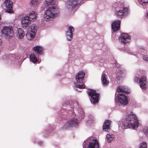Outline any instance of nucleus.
I'll return each mask as SVG.
<instances>
[{
    "mask_svg": "<svg viewBox=\"0 0 148 148\" xmlns=\"http://www.w3.org/2000/svg\"><path fill=\"white\" fill-rule=\"evenodd\" d=\"M147 17L148 18V12L147 13Z\"/></svg>",
    "mask_w": 148,
    "mask_h": 148,
    "instance_id": "nucleus-41",
    "label": "nucleus"
},
{
    "mask_svg": "<svg viewBox=\"0 0 148 148\" xmlns=\"http://www.w3.org/2000/svg\"><path fill=\"white\" fill-rule=\"evenodd\" d=\"M16 33L17 37L19 39L23 38L25 35L24 31L21 28H18L16 31Z\"/></svg>",
    "mask_w": 148,
    "mask_h": 148,
    "instance_id": "nucleus-21",
    "label": "nucleus"
},
{
    "mask_svg": "<svg viewBox=\"0 0 148 148\" xmlns=\"http://www.w3.org/2000/svg\"><path fill=\"white\" fill-rule=\"evenodd\" d=\"M53 0H46L45 3L47 5H49L53 2Z\"/></svg>",
    "mask_w": 148,
    "mask_h": 148,
    "instance_id": "nucleus-32",
    "label": "nucleus"
},
{
    "mask_svg": "<svg viewBox=\"0 0 148 148\" xmlns=\"http://www.w3.org/2000/svg\"><path fill=\"white\" fill-rule=\"evenodd\" d=\"M69 102L68 101H66L63 104V107H64V106L66 107V106H67L68 105H69Z\"/></svg>",
    "mask_w": 148,
    "mask_h": 148,
    "instance_id": "nucleus-35",
    "label": "nucleus"
},
{
    "mask_svg": "<svg viewBox=\"0 0 148 148\" xmlns=\"http://www.w3.org/2000/svg\"><path fill=\"white\" fill-rule=\"evenodd\" d=\"M30 61L34 63H39L38 60L36 57L35 55L34 54H32L29 56Z\"/></svg>",
    "mask_w": 148,
    "mask_h": 148,
    "instance_id": "nucleus-26",
    "label": "nucleus"
},
{
    "mask_svg": "<svg viewBox=\"0 0 148 148\" xmlns=\"http://www.w3.org/2000/svg\"><path fill=\"white\" fill-rule=\"evenodd\" d=\"M31 32V31H30V30H28L26 35L27 39L29 40H31L33 39L36 34L34 32Z\"/></svg>",
    "mask_w": 148,
    "mask_h": 148,
    "instance_id": "nucleus-24",
    "label": "nucleus"
},
{
    "mask_svg": "<svg viewBox=\"0 0 148 148\" xmlns=\"http://www.w3.org/2000/svg\"><path fill=\"white\" fill-rule=\"evenodd\" d=\"M131 37L128 34L124 33L121 34L119 37V40L123 44H126L130 42Z\"/></svg>",
    "mask_w": 148,
    "mask_h": 148,
    "instance_id": "nucleus-9",
    "label": "nucleus"
},
{
    "mask_svg": "<svg viewBox=\"0 0 148 148\" xmlns=\"http://www.w3.org/2000/svg\"><path fill=\"white\" fill-rule=\"evenodd\" d=\"M112 9L114 10L115 15L119 18L126 16L128 13L129 10L128 7L124 6L123 3L118 2L113 5Z\"/></svg>",
    "mask_w": 148,
    "mask_h": 148,
    "instance_id": "nucleus-1",
    "label": "nucleus"
},
{
    "mask_svg": "<svg viewBox=\"0 0 148 148\" xmlns=\"http://www.w3.org/2000/svg\"><path fill=\"white\" fill-rule=\"evenodd\" d=\"M12 57H13V55H12Z\"/></svg>",
    "mask_w": 148,
    "mask_h": 148,
    "instance_id": "nucleus-43",
    "label": "nucleus"
},
{
    "mask_svg": "<svg viewBox=\"0 0 148 148\" xmlns=\"http://www.w3.org/2000/svg\"><path fill=\"white\" fill-rule=\"evenodd\" d=\"M143 59L145 61H148V56H143Z\"/></svg>",
    "mask_w": 148,
    "mask_h": 148,
    "instance_id": "nucleus-36",
    "label": "nucleus"
},
{
    "mask_svg": "<svg viewBox=\"0 0 148 148\" xmlns=\"http://www.w3.org/2000/svg\"><path fill=\"white\" fill-rule=\"evenodd\" d=\"M121 21L118 20L113 21L111 24L112 32L115 33L117 31L120 29Z\"/></svg>",
    "mask_w": 148,
    "mask_h": 148,
    "instance_id": "nucleus-11",
    "label": "nucleus"
},
{
    "mask_svg": "<svg viewBox=\"0 0 148 148\" xmlns=\"http://www.w3.org/2000/svg\"><path fill=\"white\" fill-rule=\"evenodd\" d=\"M143 131L145 135L147 136H148V127H145L143 129Z\"/></svg>",
    "mask_w": 148,
    "mask_h": 148,
    "instance_id": "nucleus-30",
    "label": "nucleus"
},
{
    "mask_svg": "<svg viewBox=\"0 0 148 148\" xmlns=\"http://www.w3.org/2000/svg\"><path fill=\"white\" fill-rule=\"evenodd\" d=\"M27 17H24L21 20L22 27L24 29L28 27L30 24V22L27 20Z\"/></svg>",
    "mask_w": 148,
    "mask_h": 148,
    "instance_id": "nucleus-15",
    "label": "nucleus"
},
{
    "mask_svg": "<svg viewBox=\"0 0 148 148\" xmlns=\"http://www.w3.org/2000/svg\"><path fill=\"white\" fill-rule=\"evenodd\" d=\"M147 78L146 76H143L139 79V83L141 88L143 89L146 88V85L147 83Z\"/></svg>",
    "mask_w": 148,
    "mask_h": 148,
    "instance_id": "nucleus-13",
    "label": "nucleus"
},
{
    "mask_svg": "<svg viewBox=\"0 0 148 148\" xmlns=\"http://www.w3.org/2000/svg\"><path fill=\"white\" fill-rule=\"evenodd\" d=\"M112 136V134H107L106 135V139L108 142L110 143L113 141V138Z\"/></svg>",
    "mask_w": 148,
    "mask_h": 148,
    "instance_id": "nucleus-28",
    "label": "nucleus"
},
{
    "mask_svg": "<svg viewBox=\"0 0 148 148\" xmlns=\"http://www.w3.org/2000/svg\"><path fill=\"white\" fill-rule=\"evenodd\" d=\"M51 5V7L49 8L48 10H46L45 12L44 17L46 20L49 21L53 18L57 13V9L56 8V4L53 5V3Z\"/></svg>",
    "mask_w": 148,
    "mask_h": 148,
    "instance_id": "nucleus-4",
    "label": "nucleus"
},
{
    "mask_svg": "<svg viewBox=\"0 0 148 148\" xmlns=\"http://www.w3.org/2000/svg\"><path fill=\"white\" fill-rule=\"evenodd\" d=\"M2 35L7 38H10L14 34V31L12 27L4 26L1 30Z\"/></svg>",
    "mask_w": 148,
    "mask_h": 148,
    "instance_id": "nucleus-5",
    "label": "nucleus"
},
{
    "mask_svg": "<svg viewBox=\"0 0 148 148\" xmlns=\"http://www.w3.org/2000/svg\"><path fill=\"white\" fill-rule=\"evenodd\" d=\"M78 124L77 119L75 118H73L67 121L62 127V129L65 130L68 129L69 127H75L78 126Z\"/></svg>",
    "mask_w": 148,
    "mask_h": 148,
    "instance_id": "nucleus-6",
    "label": "nucleus"
},
{
    "mask_svg": "<svg viewBox=\"0 0 148 148\" xmlns=\"http://www.w3.org/2000/svg\"><path fill=\"white\" fill-rule=\"evenodd\" d=\"M74 31V28L71 26H70L68 27L66 31V35L67 36H69L70 38H72L73 36V32Z\"/></svg>",
    "mask_w": 148,
    "mask_h": 148,
    "instance_id": "nucleus-23",
    "label": "nucleus"
},
{
    "mask_svg": "<svg viewBox=\"0 0 148 148\" xmlns=\"http://www.w3.org/2000/svg\"><path fill=\"white\" fill-rule=\"evenodd\" d=\"M33 50L36 53L37 55H42L43 54V49L40 46H36L33 48Z\"/></svg>",
    "mask_w": 148,
    "mask_h": 148,
    "instance_id": "nucleus-19",
    "label": "nucleus"
},
{
    "mask_svg": "<svg viewBox=\"0 0 148 148\" xmlns=\"http://www.w3.org/2000/svg\"><path fill=\"white\" fill-rule=\"evenodd\" d=\"M36 17L35 12L34 11H32L29 13V16H25L24 17H28V19L27 20L31 22V21L36 18Z\"/></svg>",
    "mask_w": 148,
    "mask_h": 148,
    "instance_id": "nucleus-25",
    "label": "nucleus"
},
{
    "mask_svg": "<svg viewBox=\"0 0 148 148\" xmlns=\"http://www.w3.org/2000/svg\"><path fill=\"white\" fill-rule=\"evenodd\" d=\"M88 148H99V143L96 139H93L91 142H89L87 147Z\"/></svg>",
    "mask_w": 148,
    "mask_h": 148,
    "instance_id": "nucleus-17",
    "label": "nucleus"
},
{
    "mask_svg": "<svg viewBox=\"0 0 148 148\" xmlns=\"http://www.w3.org/2000/svg\"><path fill=\"white\" fill-rule=\"evenodd\" d=\"M76 87L79 89H83L85 88V85L84 84H77L76 86Z\"/></svg>",
    "mask_w": 148,
    "mask_h": 148,
    "instance_id": "nucleus-31",
    "label": "nucleus"
},
{
    "mask_svg": "<svg viewBox=\"0 0 148 148\" xmlns=\"http://www.w3.org/2000/svg\"><path fill=\"white\" fill-rule=\"evenodd\" d=\"M117 91L118 92H122L127 94H128L130 92V91L126 88L120 86H119L117 87Z\"/></svg>",
    "mask_w": 148,
    "mask_h": 148,
    "instance_id": "nucleus-22",
    "label": "nucleus"
},
{
    "mask_svg": "<svg viewBox=\"0 0 148 148\" xmlns=\"http://www.w3.org/2000/svg\"><path fill=\"white\" fill-rule=\"evenodd\" d=\"M119 128V129H125L128 128H130L129 124L127 123H125V122L119 121L118 123Z\"/></svg>",
    "mask_w": 148,
    "mask_h": 148,
    "instance_id": "nucleus-18",
    "label": "nucleus"
},
{
    "mask_svg": "<svg viewBox=\"0 0 148 148\" xmlns=\"http://www.w3.org/2000/svg\"><path fill=\"white\" fill-rule=\"evenodd\" d=\"M85 74L83 71H79L75 76L76 80L78 83L83 84V80L84 79V77Z\"/></svg>",
    "mask_w": 148,
    "mask_h": 148,
    "instance_id": "nucleus-12",
    "label": "nucleus"
},
{
    "mask_svg": "<svg viewBox=\"0 0 148 148\" xmlns=\"http://www.w3.org/2000/svg\"><path fill=\"white\" fill-rule=\"evenodd\" d=\"M54 128H53L52 126L49 125L46 129L44 132L43 136L45 137H47L49 134L53 133Z\"/></svg>",
    "mask_w": 148,
    "mask_h": 148,
    "instance_id": "nucleus-14",
    "label": "nucleus"
},
{
    "mask_svg": "<svg viewBox=\"0 0 148 148\" xmlns=\"http://www.w3.org/2000/svg\"><path fill=\"white\" fill-rule=\"evenodd\" d=\"M139 148H147V143L145 142H143L140 144Z\"/></svg>",
    "mask_w": 148,
    "mask_h": 148,
    "instance_id": "nucleus-29",
    "label": "nucleus"
},
{
    "mask_svg": "<svg viewBox=\"0 0 148 148\" xmlns=\"http://www.w3.org/2000/svg\"><path fill=\"white\" fill-rule=\"evenodd\" d=\"M127 116L125 120V123L129 124L130 128L134 129L138 126V122L135 115L131 112L126 113Z\"/></svg>",
    "mask_w": 148,
    "mask_h": 148,
    "instance_id": "nucleus-2",
    "label": "nucleus"
},
{
    "mask_svg": "<svg viewBox=\"0 0 148 148\" xmlns=\"http://www.w3.org/2000/svg\"><path fill=\"white\" fill-rule=\"evenodd\" d=\"M69 40V41H70V39H69V40Z\"/></svg>",
    "mask_w": 148,
    "mask_h": 148,
    "instance_id": "nucleus-42",
    "label": "nucleus"
},
{
    "mask_svg": "<svg viewBox=\"0 0 148 148\" xmlns=\"http://www.w3.org/2000/svg\"><path fill=\"white\" fill-rule=\"evenodd\" d=\"M112 123L109 120H106L103 126V129L104 131L109 132L110 129V125Z\"/></svg>",
    "mask_w": 148,
    "mask_h": 148,
    "instance_id": "nucleus-16",
    "label": "nucleus"
},
{
    "mask_svg": "<svg viewBox=\"0 0 148 148\" xmlns=\"http://www.w3.org/2000/svg\"><path fill=\"white\" fill-rule=\"evenodd\" d=\"M119 100V105L125 106L126 105L128 102V99L126 95L123 94H115V100Z\"/></svg>",
    "mask_w": 148,
    "mask_h": 148,
    "instance_id": "nucleus-7",
    "label": "nucleus"
},
{
    "mask_svg": "<svg viewBox=\"0 0 148 148\" xmlns=\"http://www.w3.org/2000/svg\"><path fill=\"white\" fill-rule=\"evenodd\" d=\"M67 7L69 10H72L77 7L82 0H67Z\"/></svg>",
    "mask_w": 148,
    "mask_h": 148,
    "instance_id": "nucleus-8",
    "label": "nucleus"
},
{
    "mask_svg": "<svg viewBox=\"0 0 148 148\" xmlns=\"http://www.w3.org/2000/svg\"><path fill=\"white\" fill-rule=\"evenodd\" d=\"M28 30H30V31L32 32H34L36 34L37 32V28L36 27V25L34 24L32 25L29 28Z\"/></svg>",
    "mask_w": 148,
    "mask_h": 148,
    "instance_id": "nucleus-27",
    "label": "nucleus"
},
{
    "mask_svg": "<svg viewBox=\"0 0 148 148\" xmlns=\"http://www.w3.org/2000/svg\"><path fill=\"white\" fill-rule=\"evenodd\" d=\"M2 41L1 39H0V45H1L2 44Z\"/></svg>",
    "mask_w": 148,
    "mask_h": 148,
    "instance_id": "nucleus-40",
    "label": "nucleus"
},
{
    "mask_svg": "<svg viewBox=\"0 0 148 148\" xmlns=\"http://www.w3.org/2000/svg\"><path fill=\"white\" fill-rule=\"evenodd\" d=\"M87 93L92 104H96L99 102L100 95L99 93H97L96 90L88 89L87 91Z\"/></svg>",
    "mask_w": 148,
    "mask_h": 148,
    "instance_id": "nucleus-3",
    "label": "nucleus"
},
{
    "mask_svg": "<svg viewBox=\"0 0 148 148\" xmlns=\"http://www.w3.org/2000/svg\"><path fill=\"white\" fill-rule=\"evenodd\" d=\"M38 2L36 0H32L31 3L32 5H37Z\"/></svg>",
    "mask_w": 148,
    "mask_h": 148,
    "instance_id": "nucleus-33",
    "label": "nucleus"
},
{
    "mask_svg": "<svg viewBox=\"0 0 148 148\" xmlns=\"http://www.w3.org/2000/svg\"><path fill=\"white\" fill-rule=\"evenodd\" d=\"M38 144H39L40 146H41L42 145L43 143L42 141H40L38 143Z\"/></svg>",
    "mask_w": 148,
    "mask_h": 148,
    "instance_id": "nucleus-39",
    "label": "nucleus"
},
{
    "mask_svg": "<svg viewBox=\"0 0 148 148\" xmlns=\"http://www.w3.org/2000/svg\"><path fill=\"white\" fill-rule=\"evenodd\" d=\"M108 77L107 75L103 73L101 77V82L104 86H106L109 84V81L107 80Z\"/></svg>",
    "mask_w": 148,
    "mask_h": 148,
    "instance_id": "nucleus-20",
    "label": "nucleus"
},
{
    "mask_svg": "<svg viewBox=\"0 0 148 148\" xmlns=\"http://www.w3.org/2000/svg\"><path fill=\"white\" fill-rule=\"evenodd\" d=\"M140 1L143 3H146L148 2V0H140Z\"/></svg>",
    "mask_w": 148,
    "mask_h": 148,
    "instance_id": "nucleus-38",
    "label": "nucleus"
},
{
    "mask_svg": "<svg viewBox=\"0 0 148 148\" xmlns=\"http://www.w3.org/2000/svg\"><path fill=\"white\" fill-rule=\"evenodd\" d=\"M6 7L5 12L9 13H12L13 12L12 7V2L10 0H6L5 1Z\"/></svg>",
    "mask_w": 148,
    "mask_h": 148,
    "instance_id": "nucleus-10",
    "label": "nucleus"
},
{
    "mask_svg": "<svg viewBox=\"0 0 148 148\" xmlns=\"http://www.w3.org/2000/svg\"><path fill=\"white\" fill-rule=\"evenodd\" d=\"M88 146V144L86 143L85 141L83 143V148H86V146Z\"/></svg>",
    "mask_w": 148,
    "mask_h": 148,
    "instance_id": "nucleus-37",
    "label": "nucleus"
},
{
    "mask_svg": "<svg viewBox=\"0 0 148 148\" xmlns=\"http://www.w3.org/2000/svg\"><path fill=\"white\" fill-rule=\"evenodd\" d=\"M140 78H138V77L135 76L134 78V82L136 83H138L139 82V79Z\"/></svg>",
    "mask_w": 148,
    "mask_h": 148,
    "instance_id": "nucleus-34",
    "label": "nucleus"
}]
</instances>
